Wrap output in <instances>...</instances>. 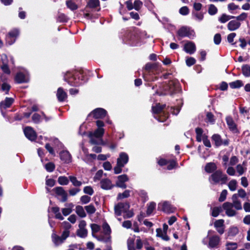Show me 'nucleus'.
I'll list each match as a JSON object with an SVG mask.
<instances>
[{"label": "nucleus", "instance_id": "7", "mask_svg": "<svg viewBox=\"0 0 250 250\" xmlns=\"http://www.w3.org/2000/svg\"><path fill=\"white\" fill-rule=\"evenodd\" d=\"M247 196V192L243 188H240L238 190L237 193L233 194L231 197V200H234L235 201V204L236 205H242L241 201L239 199V197L244 199Z\"/></svg>", "mask_w": 250, "mask_h": 250}, {"label": "nucleus", "instance_id": "27", "mask_svg": "<svg viewBox=\"0 0 250 250\" xmlns=\"http://www.w3.org/2000/svg\"><path fill=\"white\" fill-rule=\"evenodd\" d=\"M242 72L243 75L246 77H250V65L249 64H244L242 66Z\"/></svg>", "mask_w": 250, "mask_h": 250}, {"label": "nucleus", "instance_id": "32", "mask_svg": "<svg viewBox=\"0 0 250 250\" xmlns=\"http://www.w3.org/2000/svg\"><path fill=\"white\" fill-rule=\"evenodd\" d=\"M6 55L2 56V60L3 61V65L1 66V68L4 73L9 74L10 73V70L7 64L4 62V59H6Z\"/></svg>", "mask_w": 250, "mask_h": 250}, {"label": "nucleus", "instance_id": "16", "mask_svg": "<svg viewBox=\"0 0 250 250\" xmlns=\"http://www.w3.org/2000/svg\"><path fill=\"white\" fill-rule=\"evenodd\" d=\"M212 139L214 142L215 145L217 146H220L222 145H228L229 142L227 140L223 142L221 138V136L218 134H214L212 136Z\"/></svg>", "mask_w": 250, "mask_h": 250}, {"label": "nucleus", "instance_id": "51", "mask_svg": "<svg viewBox=\"0 0 250 250\" xmlns=\"http://www.w3.org/2000/svg\"><path fill=\"white\" fill-rule=\"evenodd\" d=\"M228 194V191L226 189H224L222 191L220 197L219 198V201L220 202H222L224 201L227 197V195Z\"/></svg>", "mask_w": 250, "mask_h": 250}, {"label": "nucleus", "instance_id": "50", "mask_svg": "<svg viewBox=\"0 0 250 250\" xmlns=\"http://www.w3.org/2000/svg\"><path fill=\"white\" fill-rule=\"evenodd\" d=\"M128 181V178L126 174H123L118 176V180L116 183H125Z\"/></svg>", "mask_w": 250, "mask_h": 250}, {"label": "nucleus", "instance_id": "62", "mask_svg": "<svg viewBox=\"0 0 250 250\" xmlns=\"http://www.w3.org/2000/svg\"><path fill=\"white\" fill-rule=\"evenodd\" d=\"M179 13L182 15H187L189 13V9L187 6H183L179 9Z\"/></svg>", "mask_w": 250, "mask_h": 250}, {"label": "nucleus", "instance_id": "15", "mask_svg": "<svg viewBox=\"0 0 250 250\" xmlns=\"http://www.w3.org/2000/svg\"><path fill=\"white\" fill-rule=\"evenodd\" d=\"M15 80L19 83L27 82L28 81V74L19 72L16 75Z\"/></svg>", "mask_w": 250, "mask_h": 250}, {"label": "nucleus", "instance_id": "20", "mask_svg": "<svg viewBox=\"0 0 250 250\" xmlns=\"http://www.w3.org/2000/svg\"><path fill=\"white\" fill-rule=\"evenodd\" d=\"M101 187L104 189H109L113 187V185L110 180L104 179L101 181Z\"/></svg>", "mask_w": 250, "mask_h": 250}, {"label": "nucleus", "instance_id": "55", "mask_svg": "<svg viewBox=\"0 0 250 250\" xmlns=\"http://www.w3.org/2000/svg\"><path fill=\"white\" fill-rule=\"evenodd\" d=\"M248 17V14L245 12L242 13L240 15L237 16L236 17V19L237 21H245Z\"/></svg>", "mask_w": 250, "mask_h": 250}, {"label": "nucleus", "instance_id": "6", "mask_svg": "<svg viewBox=\"0 0 250 250\" xmlns=\"http://www.w3.org/2000/svg\"><path fill=\"white\" fill-rule=\"evenodd\" d=\"M179 83L177 80L170 81L167 85L165 87V90L167 91L164 94L173 95L179 89Z\"/></svg>", "mask_w": 250, "mask_h": 250}, {"label": "nucleus", "instance_id": "61", "mask_svg": "<svg viewBox=\"0 0 250 250\" xmlns=\"http://www.w3.org/2000/svg\"><path fill=\"white\" fill-rule=\"evenodd\" d=\"M193 15L195 19L199 21H202L204 18V14L202 13H195Z\"/></svg>", "mask_w": 250, "mask_h": 250}, {"label": "nucleus", "instance_id": "47", "mask_svg": "<svg viewBox=\"0 0 250 250\" xmlns=\"http://www.w3.org/2000/svg\"><path fill=\"white\" fill-rule=\"evenodd\" d=\"M90 227L92 229V236L93 237H95V235L94 234L98 232L100 230V227L96 224H91Z\"/></svg>", "mask_w": 250, "mask_h": 250}, {"label": "nucleus", "instance_id": "56", "mask_svg": "<svg viewBox=\"0 0 250 250\" xmlns=\"http://www.w3.org/2000/svg\"><path fill=\"white\" fill-rule=\"evenodd\" d=\"M186 64L188 66H191L196 62V60L193 57H188L186 60Z\"/></svg>", "mask_w": 250, "mask_h": 250}, {"label": "nucleus", "instance_id": "24", "mask_svg": "<svg viewBox=\"0 0 250 250\" xmlns=\"http://www.w3.org/2000/svg\"><path fill=\"white\" fill-rule=\"evenodd\" d=\"M227 125L229 128L233 131L236 130V125L233 119L230 117H227L226 119Z\"/></svg>", "mask_w": 250, "mask_h": 250}, {"label": "nucleus", "instance_id": "34", "mask_svg": "<svg viewBox=\"0 0 250 250\" xmlns=\"http://www.w3.org/2000/svg\"><path fill=\"white\" fill-rule=\"evenodd\" d=\"M233 18H234L233 16H231L227 15L226 14H223L219 18L218 20L221 23H225Z\"/></svg>", "mask_w": 250, "mask_h": 250}, {"label": "nucleus", "instance_id": "28", "mask_svg": "<svg viewBox=\"0 0 250 250\" xmlns=\"http://www.w3.org/2000/svg\"><path fill=\"white\" fill-rule=\"evenodd\" d=\"M76 212L81 217H85L86 216V213L84 210L82 206H77L76 207Z\"/></svg>", "mask_w": 250, "mask_h": 250}, {"label": "nucleus", "instance_id": "59", "mask_svg": "<svg viewBox=\"0 0 250 250\" xmlns=\"http://www.w3.org/2000/svg\"><path fill=\"white\" fill-rule=\"evenodd\" d=\"M103 228L104 234L109 235L111 232L109 226L106 223L103 224Z\"/></svg>", "mask_w": 250, "mask_h": 250}, {"label": "nucleus", "instance_id": "45", "mask_svg": "<svg viewBox=\"0 0 250 250\" xmlns=\"http://www.w3.org/2000/svg\"><path fill=\"white\" fill-rule=\"evenodd\" d=\"M67 7L71 10H75L78 8L77 5L71 0H68L66 2Z\"/></svg>", "mask_w": 250, "mask_h": 250}, {"label": "nucleus", "instance_id": "2", "mask_svg": "<svg viewBox=\"0 0 250 250\" xmlns=\"http://www.w3.org/2000/svg\"><path fill=\"white\" fill-rule=\"evenodd\" d=\"M228 180L227 175L220 169L216 170L208 178L209 183L213 185H223L226 184Z\"/></svg>", "mask_w": 250, "mask_h": 250}, {"label": "nucleus", "instance_id": "38", "mask_svg": "<svg viewBox=\"0 0 250 250\" xmlns=\"http://www.w3.org/2000/svg\"><path fill=\"white\" fill-rule=\"evenodd\" d=\"M165 107V105H161L159 104H157L155 106H152V110L154 113H160L162 111Z\"/></svg>", "mask_w": 250, "mask_h": 250}, {"label": "nucleus", "instance_id": "30", "mask_svg": "<svg viewBox=\"0 0 250 250\" xmlns=\"http://www.w3.org/2000/svg\"><path fill=\"white\" fill-rule=\"evenodd\" d=\"M196 140L198 142H201L202 139L205 136L203 135V130L201 128H196L195 129Z\"/></svg>", "mask_w": 250, "mask_h": 250}, {"label": "nucleus", "instance_id": "39", "mask_svg": "<svg viewBox=\"0 0 250 250\" xmlns=\"http://www.w3.org/2000/svg\"><path fill=\"white\" fill-rule=\"evenodd\" d=\"M227 250H235L238 247V245L235 242H227L226 244Z\"/></svg>", "mask_w": 250, "mask_h": 250}, {"label": "nucleus", "instance_id": "29", "mask_svg": "<svg viewBox=\"0 0 250 250\" xmlns=\"http://www.w3.org/2000/svg\"><path fill=\"white\" fill-rule=\"evenodd\" d=\"M231 88H238L243 85V83L241 80H236L229 83Z\"/></svg>", "mask_w": 250, "mask_h": 250}, {"label": "nucleus", "instance_id": "40", "mask_svg": "<svg viewBox=\"0 0 250 250\" xmlns=\"http://www.w3.org/2000/svg\"><path fill=\"white\" fill-rule=\"evenodd\" d=\"M69 178L70 181L74 186L80 187L82 185V182L80 181H78L76 177L70 176Z\"/></svg>", "mask_w": 250, "mask_h": 250}, {"label": "nucleus", "instance_id": "49", "mask_svg": "<svg viewBox=\"0 0 250 250\" xmlns=\"http://www.w3.org/2000/svg\"><path fill=\"white\" fill-rule=\"evenodd\" d=\"M239 9V6L234 3L231 2L228 5V9L231 13H233V11Z\"/></svg>", "mask_w": 250, "mask_h": 250}, {"label": "nucleus", "instance_id": "35", "mask_svg": "<svg viewBox=\"0 0 250 250\" xmlns=\"http://www.w3.org/2000/svg\"><path fill=\"white\" fill-rule=\"evenodd\" d=\"M237 181L236 180L233 179L230 180L228 183V187L230 191H235L237 188Z\"/></svg>", "mask_w": 250, "mask_h": 250}, {"label": "nucleus", "instance_id": "3", "mask_svg": "<svg viewBox=\"0 0 250 250\" xmlns=\"http://www.w3.org/2000/svg\"><path fill=\"white\" fill-rule=\"evenodd\" d=\"M235 201L232 200V203L226 202L222 205V208L225 211L226 214L229 217H233L237 215L236 210L242 209V205H236Z\"/></svg>", "mask_w": 250, "mask_h": 250}, {"label": "nucleus", "instance_id": "36", "mask_svg": "<svg viewBox=\"0 0 250 250\" xmlns=\"http://www.w3.org/2000/svg\"><path fill=\"white\" fill-rule=\"evenodd\" d=\"M222 207H214L211 209V215L213 217H217L219 213L222 211Z\"/></svg>", "mask_w": 250, "mask_h": 250}, {"label": "nucleus", "instance_id": "54", "mask_svg": "<svg viewBox=\"0 0 250 250\" xmlns=\"http://www.w3.org/2000/svg\"><path fill=\"white\" fill-rule=\"evenodd\" d=\"M239 232L238 229L236 227H232L230 228L229 231V235L235 236Z\"/></svg>", "mask_w": 250, "mask_h": 250}, {"label": "nucleus", "instance_id": "48", "mask_svg": "<svg viewBox=\"0 0 250 250\" xmlns=\"http://www.w3.org/2000/svg\"><path fill=\"white\" fill-rule=\"evenodd\" d=\"M58 183L61 185H67L69 181L68 178L65 176H60L58 178Z\"/></svg>", "mask_w": 250, "mask_h": 250}, {"label": "nucleus", "instance_id": "8", "mask_svg": "<svg viewBox=\"0 0 250 250\" xmlns=\"http://www.w3.org/2000/svg\"><path fill=\"white\" fill-rule=\"evenodd\" d=\"M24 133L29 140L34 141L37 137V134L34 129L30 126L26 127L24 129Z\"/></svg>", "mask_w": 250, "mask_h": 250}, {"label": "nucleus", "instance_id": "18", "mask_svg": "<svg viewBox=\"0 0 250 250\" xmlns=\"http://www.w3.org/2000/svg\"><path fill=\"white\" fill-rule=\"evenodd\" d=\"M67 94L61 87L58 89L57 97L60 102L64 101L67 98Z\"/></svg>", "mask_w": 250, "mask_h": 250}, {"label": "nucleus", "instance_id": "60", "mask_svg": "<svg viewBox=\"0 0 250 250\" xmlns=\"http://www.w3.org/2000/svg\"><path fill=\"white\" fill-rule=\"evenodd\" d=\"M127 247L128 250H135L134 247V240L132 238H129L127 240Z\"/></svg>", "mask_w": 250, "mask_h": 250}, {"label": "nucleus", "instance_id": "33", "mask_svg": "<svg viewBox=\"0 0 250 250\" xmlns=\"http://www.w3.org/2000/svg\"><path fill=\"white\" fill-rule=\"evenodd\" d=\"M19 34V31L17 29H14L10 31L8 35V39L10 38H13L16 39V38L18 36Z\"/></svg>", "mask_w": 250, "mask_h": 250}, {"label": "nucleus", "instance_id": "10", "mask_svg": "<svg viewBox=\"0 0 250 250\" xmlns=\"http://www.w3.org/2000/svg\"><path fill=\"white\" fill-rule=\"evenodd\" d=\"M91 114L95 119H102L106 115L107 112L104 109L98 108L94 110Z\"/></svg>", "mask_w": 250, "mask_h": 250}, {"label": "nucleus", "instance_id": "21", "mask_svg": "<svg viewBox=\"0 0 250 250\" xmlns=\"http://www.w3.org/2000/svg\"><path fill=\"white\" fill-rule=\"evenodd\" d=\"M220 242V238L218 236L215 235L209 238L208 246L210 248H214L217 246Z\"/></svg>", "mask_w": 250, "mask_h": 250}, {"label": "nucleus", "instance_id": "22", "mask_svg": "<svg viewBox=\"0 0 250 250\" xmlns=\"http://www.w3.org/2000/svg\"><path fill=\"white\" fill-rule=\"evenodd\" d=\"M14 100L12 98H6L5 100L1 102L0 103V106L1 108H6L9 107L13 103Z\"/></svg>", "mask_w": 250, "mask_h": 250}, {"label": "nucleus", "instance_id": "42", "mask_svg": "<svg viewBox=\"0 0 250 250\" xmlns=\"http://www.w3.org/2000/svg\"><path fill=\"white\" fill-rule=\"evenodd\" d=\"M130 191L129 190H125L122 193H119L117 196V199L120 200L128 197L130 196Z\"/></svg>", "mask_w": 250, "mask_h": 250}, {"label": "nucleus", "instance_id": "9", "mask_svg": "<svg viewBox=\"0 0 250 250\" xmlns=\"http://www.w3.org/2000/svg\"><path fill=\"white\" fill-rule=\"evenodd\" d=\"M60 157L62 162L65 164H69L72 161V156L67 150H62L60 153Z\"/></svg>", "mask_w": 250, "mask_h": 250}, {"label": "nucleus", "instance_id": "19", "mask_svg": "<svg viewBox=\"0 0 250 250\" xmlns=\"http://www.w3.org/2000/svg\"><path fill=\"white\" fill-rule=\"evenodd\" d=\"M217 166L214 163L210 162L207 163L205 167V170L208 173H212L217 170Z\"/></svg>", "mask_w": 250, "mask_h": 250}, {"label": "nucleus", "instance_id": "11", "mask_svg": "<svg viewBox=\"0 0 250 250\" xmlns=\"http://www.w3.org/2000/svg\"><path fill=\"white\" fill-rule=\"evenodd\" d=\"M54 190L55 193L61 197L62 202H64L67 200V193L62 187H57Z\"/></svg>", "mask_w": 250, "mask_h": 250}, {"label": "nucleus", "instance_id": "1", "mask_svg": "<svg viewBox=\"0 0 250 250\" xmlns=\"http://www.w3.org/2000/svg\"><path fill=\"white\" fill-rule=\"evenodd\" d=\"M130 205L127 202H121L115 205L114 206V213L116 216H120L123 213V217L125 219L132 217L134 215L133 209L129 210Z\"/></svg>", "mask_w": 250, "mask_h": 250}, {"label": "nucleus", "instance_id": "5", "mask_svg": "<svg viewBox=\"0 0 250 250\" xmlns=\"http://www.w3.org/2000/svg\"><path fill=\"white\" fill-rule=\"evenodd\" d=\"M104 130L103 128H98L94 132H90L88 134V136L90 139V143L92 144H98L99 143L94 139L100 138L104 135Z\"/></svg>", "mask_w": 250, "mask_h": 250}, {"label": "nucleus", "instance_id": "23", "mask_svg": "<svg viewBox=\"0 0 250 250\" xmlns=\"http://www.w3.org/2000/svg\"><path fill=\"white\" fill-rule=\"evenodd\" d=\"M236 170L239 176L243 175L247 170V167L243 162L242 164H238L236 167Z\"/></svg>", "mask_w": 250, "mask_h": 250}, {"label": "nucleus", "instance_id": "63", "mask_svg": "<svg viewBox=\"0 0 250 250\" xmlns=\"http://www.w3.org/2000/svg\"><path fill=\"white\" fill-rule=\"evenodd\" d=\"M227 173L230 176H234L236 173L235 170L232 166L229 167L226 170Z\"/></svg>", "mask_w": 250, "mask_h": 250}, {"label": "nucleus", "instance_id": "43", "mask_svg": "<svg viewBox=\"0 0 250 250\" xmlns=\"http://www.w3.org/2000/svg\"><path fill=\"white\" fill-rule=\"evenodd\" d=\"M88 7L92 8H96L99 6V0H90L87 3Z\"/></svg>", "mask_w": 250, "mask_h": 250}, {"label": "nucleus", "instance_id": "12", "mask_svg": "<svg viewBox=\"0 0 250 250\" xmlns=\"http://www.w3.org/2000/svg\"><path fill=\"white\" fill-rule=\"evenodd\" d=\"M128 159V156L126 153L121 152L119 155V158L117 159V163L119 165L124 167L127 163Z\"/></svg>", "mask_w": 250, "mask_h": 250}, {"label": "nucleus", "instance_id": "31", "mask_svg": "<svg viewBox=\"0 0 250 250\" xmlns=\"http://www.w3.org/2000/svg\"><path fill=\"white\" fill-rule=\"evenodd\" d=\"M87 230L85 228L79 229L77 231V234L81 238H85L87 235Z\"/></svg>", "mask_w": 250, "mask_h": 250}, {"label": "nucleus", "instance_id": "25", "mask_svg": "<svg viewBox=\"0 0 250 250\" xmlns=\"http://www.w3.org/2000/svg\"><path fill=\"white\" fill-rule=\"evenodd\" d=\"M52 241L56 246H58L64 242L61 236H58L56 233H53L52 234Z\"/></svg>", "mask_w": 250, "mask_h": 250}, {"label": "nucleus", "instance_id": "58", "mask_svg": "<svg viewBox=\"0 0 250 250\" xmlns=\"http://www.w3.org/2000/svg\"><path fill=\"white\" fill-rule=\"evenodd\" d=\"M83 192L85 194L92 195L94 193V190L91 187L86 186L84 188Z\"/></svg>", "mask_w": 250, "mask_h": 250}, {"label": "nucleus", "instance_id": "57", "mask_svg": "<svg viewBox=\"0 0 250 250\" xmlns=\"http://www.w3.org/2000/svg\"><path fill=\"white\" fill-rule=\"evenodd\" d=\"M103 174V171L102 170H98L95 175L94 176L93 179L94 182H97L101 179Z\"/></svg>", "mask_w": 250, "mask_h": 250}, {"label": "nucleus", "instance_id": "41", "mask_svg": "<svg viewBox=\"0 0 250 250\" xmlns=\"http://www.w3.org/2000/svg\"><path fill=\"white\" fill-rule=\"evenodd\" d=\"M156 207V203L154 202H151L147 205V208L146 213L147 215H150L154 210Z\"/></svg>", "mask_w": 250, "mask_h": 250}, {"label": "nucleus", "instance_id": "17", "mask_svg": "<svg viewBox=\"0 0 250 250\" xmlns=\"http://www.w3.org/2000/svg\"><path fill=\"white\" fill-rule=\"evenodd\" d=\"M241 26V23L236 20H232L227 25L228 29L231 31L238 29Z\"/></svg>", "mask_w": 250, "mask_h": 250}, {"label": "nucleus", "instance_id": "4", "mask_svg": "<svg viewBox=\"0 0 250 250\" xmlns=\"http://www.w3.org/2000/svg\"><path fill=\"white\" fill-rule=\"evenodd\" d=\"M178 35L181 38L188 37L192 39L195 36L194 31L189 27L183 26L180 28L177 31Z\"/></svg>", "mask_w": 250, "mask_h": 250}, {"label": "nucleus", "instance_id": "26", "mask_svg": "<svg viewBox=\"0 0 250 250\" xmlns=\"http://www.w3.org/2000/svg\"><path fill=\"white\" fill-rule=\"evenodd\" d=\"M157 236L162 238L164 240L168 241L169 238L167 234V232L163 231L161 229H156Z\"/></svg>", "mask_w": 250, "mask_h": 250}, {"label": "nucleus", "instance_id": "46", "mask_svg": "<svg viewBox=\"0 0 250 250\" xmlns=\"http://www.w3.org/2000/svg\"><path fill=\"white\" fill-rule=\"evenodd\" d=\"M73 207V205L72 204L69 205V207L66 208H63L62 209V213L63 215L67 216L70 214L72 211V208Z\"/></svg>", "mask_w": 250, "mask_h": 250}, {"label": "nucleus", "instance_id": "13", "mask_svg": "<svg viewBox=\"0 0 250 250\" xmlns=\"http://www.w3.org/2000/svg\"><path fill=\"white\" fill-rule=\"evenodd\" d=\"M184 50L189 54H193L196 51V46L194 43L188 42L184 45Z\"/></svg>", "mask_w": 250, "mask_h": 250}, {"label": "nucleus", "instance_id": "53", "mask_svg": "<svg viewBox=\"0 0 250 250\" xmlns=\"http://www.w3.org/2000/svg\"><path fill=\"white\" fill-rule=\"evenodd\" d=\"M55 165L52 163H48L45 165L46 170L49 172H52L55 169Z\"/></svg>", "mask_w": 250, "mask_h": 250}, {"label": "nucleus", "instance_id": "44", "mask_svg": "<svg viewBox=\"0 0 250 250\" xmlns=\"http://www.w3.org/2000/svg\"><path fill=\"white\" fill-rule=\"evenodd\" d=\"M85 209L87 213L90 214L94 213L96 210L94 206L92 204L85 206Z\"/></svg>", "mask_w": 250, "mask_h": 250}, {"label": "nucleus", "instance_id": "37", "mask_svg": "<svg viewBox=\"0 0 250 250\" xmlns=\"http://www.w3.org/2000/svg\"><path fill=\"white\" fill-rule=\"evenodd\" d=\"M217 12L218 9L214 4H211L208 5V13L210 15H214Z\"/></svg>", "mask_w": 250, "mask_h": 250}, {"label": "nucleus", "instance_id": "64", "mask_svg": "<svg viewBox=\"0 0 250 250\" xmlns=\"http://www.w3.org/2000/svg\"><path fill=\"white\" fill-rule=\"evenodd\" d=\"M41 116L37 113L34 114L32 117V121L35 123H39L41 121Z\"/></svg>", "mask_w": 250, "mask_h": 250}, {"label": "nucleus", "instance_id": "14", "mask_svg": "<svg viewBox=\"0 0 250 250\" xmlns=\"http://www.w3.org/2000/svg\"><path fill=\"white\" fill-rule=\"evenodd\" d=\"M158 208H160L163 211L167 213H170L173 211V209L171 205L167 202H164L160 203Z\"/></svg>", "mask_w": 250, "mask_h": 250}, {"label": "nucleus", "instance_id": "52", "mask_svg": "<svg viewBox=\"0 0 250 250\" xmlns=\"http://www.w3.org/2000/svg\"><path fill=\"white\" fill-rule=\"evenodd\" d=\"M133 6L136 10L139 11L143 6V2L140 0H135Z\"/></svg>", "mask_w": 250, "mask_h": 250}]
</instances>
